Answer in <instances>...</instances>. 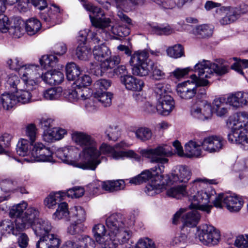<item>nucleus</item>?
<instances>
[{"instance_id":"obj_50","label":"nucleus","mask_w":248,"mask_h":248,"mask_svg":"<svg viewBox=\"0 0 248 248\" xmlns=\"http://www.w3.org/2000/svg\"><path fill=\"white\" fill-rule=\"evenodd\" d=\"M110 85L111 82L109 80L100 79L97 80L93 84L94 93L106 92L105 91Z\"/></svg>"},{"instance_id":"obj_64","label":"nucleus","mask_w":248,"mask_h":248,"mask_svg":"<svg viewBox=\"0 0 248 248\" xmlns=\"http://www.w3.org/2000/svg\"><path fill=\"white\" fill-rule=\"evenodd\" d=\"M135 248H155L154 242L148 238L140 239Z\"/></svg>"},{"instance_id":"obj_43","label":"nucleus","mask_w":248,"mask_h":248,"mask_svg":"<svg viewBox=\"0 0 248 248\" xmlns=\"http://www.w3.org/2000/svg\"><path fill=\"white\" fill-rule=\"evenodd\" d=\"M24 22L22 20L15 22L14 25L10 27L9 33L15 38L20 37L24 33Z\"/></svg>"},{"instance_id":"obj_36","label":"nucleus","mask_w":248,"mask_h":248,"mask_svg":"<svg viewBox=\"0 0 248 248\" xmlns=\"http://www.w3.org/2000/svg\"><path fill=\"white\" fill-rule=\"evenodd\" d=\"M102 188L109 192L123 189L124 187V182L123 180L117 181H108L101 182Z\"/></svg>"},{"instance_id":"obj_8","label":"nucleus","mask_w":248,"mask_h":248,"mask_svg":"<svg viewBox=\"0 0 248 248\" xmlns=\"http://www.w3.org/2000/svg\"><path fill=\"white\" fill-rule=\"evenodd\" d=\"M128 144L124 141H122L116 144L114 147H111L106 143H102L100 147V151H98L100 155L103 154L109 155L113 159L118 160L123 159L124 157L134 158L136 160L139 161L140 157L133 150H128L126 151H117L116 149H123L124 147H128ZM100 162L103 159V157H100Z\"/></svg>"},{"instance_id":"obj_29","label":"nucleus","mask_w":248,"mask_h":248,"mask_svg":"<svg viewBox=\"0 0 248 248\" xmlns=\"http://www.w3.org/2000/svg\"><path fill=\"white\" fill-rule=\"evenodd\" d=\"M66 133L64 129L54 127L46 132H44V139L47 142H52L62 139Z\"/></svg>"},{"instance_id":"obj_42","label":"nucleus","mask_w":248,"mask_h":248,"mask_svg":"<svg viewBox=\"0 0 248 248\" xmlns=\"http://www.w3.org/2000/svg\"><path fill=\"white\" fill-rule=\"evenodd\" d=\"M32 143H30L27 140L21 139L19 140L16 146L17 154L22 156H25L31 154V151H30V146Z\"/></svg>"},{"instance_id":"obj_21","label":"nucleus","mask_w":248,"mask_h":248,"mask_svg":"<svg viewBox=\"0 0 248 248\" xmlns=\"http://www.w3.org/2000/svg\"><path fill=\"white\" fill-rule=\"evenodd\" d=\"M121 82L127 90L135 92L141 91L144 85L141 79L131 75L122 76Z\"/></svg>"},{"instance_id":"obj_2","label":"nucleus","mask_w":248,"mask_h":248,"mask_svg":"<svg viewBox=\"0 0 248 248\" xmlns=\"http://www.w3.org/2000/svg\"><path fill=\"white\" fill-rule=\"evenodd\" d=\"M216 61L218 64L205 60L197 63L194 70L199 77L195 74L192 75L191 80L178 84L176 89L178 95L183 99H190L195 96L197 86H206L209 84L207 79L210 78L214 73L221 76L228 72V67L222 65L224 62L223 60L218 59Z\"/></svg>"},{"instance_id":"obj_16","label":"nucleus","mask_w":248,"mask_h":248,"mask_svg":"<svg viewBox=\"0 0 248 248\" xmlns=\"http://www.w3.org/2000/svg\"><path fill=\"white\" fill-rule=\"evenodd\" d=\"M248 103V93L237 92L229 93L226 97V104L234 108H241Z\"/></svg>"},{"instance_id":"obj_1","label":"nucleus","mask_w":248,"mask_h":248,"mask_svg":"<svg viewBox=\"0 0 248 248\" xmlns=\"http://www.w3.org/2000/svg\"><path fill=\"white\" fill-rule=\"evenodd\" d=\"M71 137L72 140L83 148L79 154L81 162L74 160L78 155V150L73 146L58 150L56 153L57 156L66 164L83 170H95L100 163V159L94 139L88 134L79 131L73 132Z\"/></svg>"},{"instance_id":"obj_54","label":"nucleus","mask_w":248,"mask_h":248,"mask_svg":"<svg viewBox=\"0 0 248 248\" xmlns=\"http://www.w3.org/2000/svg\"><path fill=\"white\" fill-rule=\"evenodd\" d=\"M84 225L80 222L74 221L67 229V232L71 235H77L84 232Z\"/></svg>"},{"instance_id":"obj_51","label":"nucleus","mask_w":248,"mask_h":248,"mask_svg":"<svg viewBox=\"0 0 248 248\" xmlns=\"http://www.w3.org/2000/svg\"><path fill=\"white\" fill-rule=\"evenodd\" d=\"M151 71L153 78L155 80H161L165 78V74L162 70V66L156 62H153Z\"/></svg>"},{"instance_id":"obj_10","label":"nucleus","mask_w":248,"mask_h":248,"mask_svg":"<svg viewBox=\"0 0 248 248\" xmlns=\"http://www.w3.org/2000/svg\"><path fill=\"white\" fill-rule=\"evenodd\" d=\"M222 202L227 209L231 212H237L242 208L244 202L235 194L220 193L213 202L214 206L221 208Z\"/></svg>"},{"instance_id":"obj_52","label":"nucleus","mask_w":248,"mask_h":248,"mask_svg":"<svg viewBox=\"0 0 248 248\" xmlns=\"http://www.w3.org/2000/svg\"><path fill=\"white\" fill-rule=\"evenodd\" d=\"M79 92L77 87L76 89H70L65 90L63 93L64 97L70 102H75L77 101L79 99Z\"/></svg>"},{"instance_id":"obj_33","label":"nucleus","mask_w":248,"mask_h":248,"mask_svg":"<svg viewBox=\"0 0 248 248\" xmlns=\"http://www.w3.org/2000/svg\"><path fill=\"white\" fill-rule=\"evenodd\" d=\"M1 105L4 109L10 110L18 103L15 95L9 93H3L0 97Z\"/></svg>"},{"instance_id":"obj_26","label":"nucleus","mask_w":248,"mask_h":248,"mask_svg":"<svg viewBox=\"0 0 248 248\" xmlns=\"http://www.w3.org/2000/svg\"><path fill=\"white\" fill-rule=\"evenodd\" d=\"M197 210H192L182 216V220L183 223L182 231H184L186 226L193 227L198 224L201 216Z\"/></svg>"},{"instance_id":"obj_57","label":"nucleus","mask_w":248,"mask_h":248,"mask_svg":"<svg viewBox=\"0 0 248 248\" xmlns=\"http://www.w3.org/2000/svg\"><path fill=\"white\" fill-rule=\"evenodd\" d=\"M12 136L8 133H3L0 136V154L3 152L5 148L11 145Z\"/></svg>"},{"instance_id":"obj_40","label":"nucleus","mask_w":248,"mask_h":248,"mask_svg":"<svg viewBox=\"0 0 248 248\" xmlns=\"http://www.w3.org/2000/svg\"><path fill=\"white\" fill-rule=\"evenodd\" d=\"M66 76L68 80H76L80 74L79 67L74 62L68 63L65 67Z\"/></svg>"},{"instance_id":"obj_11","label":"nucleus","mask_w":248,"mask_h":248,"mask_svg":"<svg viewBox=\"0 0 248 248\" xmlns=\"http://www.w3.org/2000/svg\"><path fill=\"white\" fill-rule=\"evenodd\" d=\"M198 239L203 245L212 246L217 245L220 240L219 232L214 227L204 224L198 229L196 233Z\"/></svg>"},{"instance_id":"obj_13","label":"nucleus","mask_w":248,"mask_h":248,"mask_svg":"<svg viewBox=\"0 0 248 248\" xmlns=\"http://www.w3.org/2000/svg\"><path fill=\"white\" fill-rule=\"evenodd\" d=\"M31 161H51L52 159V152L42 143H35L31 151Z\"/></svg>"},{"instance_id":"obj_55","label":"nucleus","mask_w":248,"mask_h":248,"mask_svg":"<svg viewBox=\"0 0 248 248\" xmlns=\"http://www.w3.org/2000/svg\"><path fill=\"white\" fill-rule=\"evenodd\" d=\"M233 59L236 61V62L231 65V68L237 73L244 75L242 69L243 68H248V60L243 59L237 61V58H233Z\"/></svg>"},{"instance_id":"obj_15","label":"nucleus","mask_w":248,"mask_h":248,"mask_svg":"<svg viewBox=\"0 0 248 248\" xmlns=\"http://www.w3.org/2000/svg\"><path fill=\"white\" fill-rule=\"evenodd\" d=\"M230 124L232 125V127L231 132L228 135V140L229 135L234 131L239 130L241 132H248V131L245 129L242 130L241 128L248 125V113L245 111L237 113L230 118Z\"/></svg>"},{"instance_id":"obj_18","label":"nucleus","mask_w":248,"mask_h":248,"mask_svg":"<svg viewBox=\"0 0 248 248\" xmlns=\"http://www.w3.org/2000/svg\"><path fill=\"white\" fill-rule=\"evenodd\" d=\"M191 172L188 167L185 165L176 166L173 170L170 179L173 183H187L190 178Z\"/></svg>"},{"instance_id":"obj_38","label":"nucleus","mask_w":248,"mask_h":248,"mask_svg":"<svg viewBox=\"0 0 248 248\" xmlns=\"http://www.w3.org/2000/svg\"><path fill=\"white\" fill-rule=\"evenodd\" d=\"M70 220L82 223L85 221L86 214L84 209L80 206H75L70 209Z\"/></svg>"},{"instance_id":"obj_32","label":"nucleus","mask_w":248,"mask_h":248,"mask_svg":"<svg viewBox=\"0 0 248 248\" xmlns=\"http://www.w3.org/2000/svg\"><path fill=\"white\" fill-rule=\"evenodd\" d=\"M92 232L98 245L108 241L106 240L107 230L103 224L98 223L94 225L92 228Z\"/></svg>"},{"instance_id":"obj_20","label":"nucleus","mask_w":248,"mask_h":248,"mask_svg":"<svg viewBox=\"0 0 248 248\" xmlns=\"http://www.w3.org/2000/svg\"><path fill=\"white\" fill-rule=\"evenodd\" d=\"M174 107V100L170 95H166L163 96V97L158 98L157 109L159 114L164 116L168 115Z\"/></svg>"},{"instance_id":"obj_27","label":"nucleus","mask_w":248,"mask_h":248,"mask_svg":"<svg viewBox=\"0 0 248 248\" xmlns=\"http://www.w3.org/2000/svg\"><path fill=\"white\" fill-rule=\"evenodd\" d=\"M156 177L157 179H155V181H151L145 187V192L149 196H153L161 192L163 187L161 181L163 176L161 174H157Z\"/></svg>"},{"instance_id":"obj_17","label":"nucleus","mask_w":248,"mask_h":248,"mask_svg":"<svg viewBox=\"0 0 248 248\" xmlns=\"http://www.w3.org/2000/svg\"><path fill=\"white\" fill-rule=\"evenodd\" d=\"M225 141L219 136H211L205 138L202 142V146L203 150L209 153L219 151L224 146Z\"/></svg>"},{"instance_id":"obj_35","label":"nucleus","mask_w":248,"mask_h":248,"mask_svg":"<svg viewBox=\"0 0 248 248\" xmlns=\"http://www.w3.org/2000/svg\"><path fill=\"white\" fill-rule=\"evenodd\" d=\"M64 194L62 191L51 193L44 200L45 205L49 208H53L63 199Z\"/></svg>"},{"instance_id":"obj_48","label":"nucleus","mask_w":248,"mask_h":248,"mask_svg":"<svg viewBox=\"0 0 248 248\" xmlns=\"http://www.w3.org/2000/svg\"><path fill=\"white\" fill-rule=\"evenodd\" d=\"M57 62V58L53 55H44L40 59L41 65L46 69L54 67Z\"/></svg>"},{"instance_id":"obj_41","label":"nucleus","mask_w":248,"mask_h":248,"mask_svg":"<svg viewBox=\"0 0 248 248\" xmlns=\"http://www.w3.org/2000/svg\"><path fill=\"white\" fill-rule=\"evenodd\" d=\"M193 33L198 38L210 37L213 33L212 28L207 24L197 26L193 31Z\"/></svg>"},{"instance_id":"obj_53","label":"nucleus","mask_w":248,"mask_h":248,"mask_svg":"<svg viewBox=\"0 0 248 248\" xmlns=\"http://www.w3.org/2000/svg\"><path fill=\"white\" fill-rule=\"evenodd\" d=\"M17 185V183L16 181L10 179L2 180L0 183V186L1 190L5 192L14 191L16 189Z\"/></svg>"},{"instance_id":"obj_24","label":"nucleus","mask_w":248,"mask_h":248,"mask_svg":"<svg viewBox=\"0 0 248 248\" xmlns=\"http://www.w3.org/2000/svg\"><path fill=\"white\" fill-rule=\"evenodd\" d=\"M239 8H230L229 12L220 21L221 24L226 25L235 21L241 14L246 13L248 11L247 5H244Z\"/></svg>"},{"instance_id":"obj_4","label":"nucleus","mask_w":248,"mask_h":248,"mask_svg":"<svg viewBox=\"0 0 248 248\" xmlns=\"http://www.w3.org/2000/svg\"><path fill=\"white\" fill-rule=\"evenodd\" d=\"M143 156L150 159L151 163H158L155 166L150 170H146L142 171L139 175L131 178L129 182L135 185H140L147 181H155L156 175L164 172V164L168 162L167 157L171 156L173 154L166 145H159L154 148L142 150L140 152Z\"/></svg>"},{"instance_id":"obj_25","label":"nucleus","mask_w":248,"mask_h":248,"mask_svg":"<svg viewBox=\"0 0 248 248\" xmlns=\"http://www.w3.org/2000/svg\"><path fill=\"white\" fill-rule=\"evenodd\" d=\"M202 142H197L190 140L185 145L184 156L188 158L199 157L201 155L202 150L201 146Z\"/></svg>"},{"instance_id":"obj_56","label":"nucleus","mask_w":248,"mask_h":248,"mask_svg":"<svg viewBox=\"0 0 248 248\" xmlns=\"http://www.w3.org/2000/svg\"><path fill=\"white\" fill-rule=\"evenodd\" d=\"M7 64L11 69L18 70L19 73L20 72L21 68L25 65L22 60L17 57L8 60Z\"/></svg>"},{"instance_id":"obj_22","label":"nucleus","mask_w":248,"mask_h":248,"mask_svg":"<svg viewBox=\"0 0 248 248\" xmlns=\"http://www.w3.org/2000/svg\"><path fill=\"white\" fill-rule=\"evenodd\" d=\"M36 236L40 238L48 233L51 230L52 226L49 221L42 218L34 221L31 226Z\"/></svg>"},{"instance_id":"obj_61","label":"nucleus","mask_w":248,"mask_h":248,"mask_svg":"<svg viewBox=\"0 0 248 248\" xmlns=\"http://www.w3.org/2000/svg\"><path fill=\"white\" fill-rule=\"evenodd\" d=\"M92 79L88 75H82L78 78L75 82L77 87L84 88L91 85Z\"/></svg>"},{"instance_id":"obj_49","label":"nucleus","mask_w":248,"mask_h":248,"mask_svg":"<svg viewBox=\"0 0 248 248\" xmlns=\"http://www.w3.org/2000/svg\"><path fill=\"white\" fill-rule=\"evenodd\" d=\"M120 57L119 56H112L110 58L105 59L102 63V66L104 70H108L114 68L120 62Z\"/></svg>"},{"instance_id":"obj_31","label":"nucleus","mask_w":248,"mask_h":248,"mask_svg":"<svg viewBox=\"0 0 248 248\" xmlns=\"http://www.w3.org/2000/svg\"><path fill=\"white\" fill-rule=\"evenodd\" d=\"M80 37V38L78 39V45L76 50V55L79 59L86 61L88 60L90 52L85 46L86 36L82 35Z\"/></svg>"},{"instance_id":"obj_62","label":"nucleus","mask_w":248,"mask_h":248,"mask_svg":"<svg viewBox=\"0 0 248 248\" xmlns=\"http://www.w3.org/2000/svg\"><path fill=\"white\" fill-rule=\"evenodd\" d=\"M234 245L238 248H248V234L237 236L235 238Z\"/></svg>"},{"instance_id":"obj_39","label":"nucleus","mask_w":248,"mask_h":248,"mask_svg":"<svg viewBox=\"0 0 248 248\" xmlns=\"http://www.w3.org/2000/svg\"><path fill=\"white\" fill-rule=\"evenodd\" d=\"M70 210H68V204L63 202L59 204L56 211L53 214L55 219H65L67 221L70 220Z\"/></svg>"},{"instance_id":"obj_63","label":"nucleus","mask_w":248,"mask_h":248,"mask_svg":"<svg viewBox=\"0 0 248 248\" xmlns=\"http://www.w3.org/2000/svg\"><path fill=\"white\" fill-rule=\"evenodd\" d=\"M80 236L76 235L74 238L66 241L61 248H82V246L79 243Z\"/></svg>"},{"instance_id":"obj_59","label":"nucleus","mask_w":248,"mask_h":248,"mask_svg":"<svg viewBox=\"0 0 248 248\" xmlns=\"http://www.w3.org/2000/svg\"><path fill=\"white\" fill-rule=\"evenodd\" d=\"M105 134L108 140L115 141L120 136V132L117 126H108L105 131Z\"/></svg>"},{"instance_id":"obj_37","label":"nucleus","mask_w":248,"mask_h":248,"mask_svg":"<svg viewBox=\"0 0 248 248\" xmlns=\"http://www.w3.org/2000/svg\"><path fill=\"white\" fill-rule=\"evenodd\" d=\"M25 29L29 35L36 34L41 28V23L38 19L32 18L27 20L24 25Z\"/></svg>"},{"instance_id":"obj_9","label":"nucleus","mask_w":248,"mask_h":248,"mask_svg":"<svg viewBox=\"0 0 248 248\" xmlns=\"http://www.w3.org/2000/svg\"><path fill=\"white\" fill-rule=\"evenodd\" d=\"M83 6L87 11L92 13V15H90L89 17L92 25L97 29L96 31L100 30L101 32H104L106 28L110 26V19L105 16V13L100 8L90 3H84Z\"/></svg>"},{"instance_id":"obj_46","label":"nucleus","mask_w":248,"mask_h":248,"mask_svg":"<svg viewBox=\"0 0 248 248\" xmlns=\"http://www.w3.org/2000/svg\"><path fill=\"white\" fill-rule=\"evenodd\" d=\"M97 101L105 107L110 106L111 104L112 94L109 92L94 93Z\"/></svg>"},{"instance_id":"obj_34","label":"nucleus","mask_w":248,"mask_h":248,"mask_svg":"<svg viewBox=\"0 0 248 248\" xmlns=\"http://www.w3.org/2000/svg\"><path fill=\"white\" fill-rule=\"evenodd\" d=\"M166 193L169 197L179 199L185 196H188L189 190L187 191L186 186L182 185L171 187L167 190Z\"/></svg>"},{"instance_id":"obj_7","label":"nucleus","mask_w":248,"mask_h":248,"mask_svg":"<svg viewBox=\"0 0 248 248\" xmlns=\"http://www.w3.org/2000/svg\"><path fill=\"white\" fill-rule=\"evenodd\" d=\"M148 58V54L145 51H137L131 55L129 63L133 66L132 71L134 75L140 77L148 75L153 62Z\"/></svg>"},{"instance_id":"obj_60","label":"nucleus","mask_w":248,"mask_h":248,"mask_svg":"<svg viewBox=\"0 0 248 248\" xmlns=\"http://www.w3.org/2000/svg\"><path fill=\"white\" fill-rule=\"evenodd\" d=\"M37 128L33 124H28L26 127L25 135L30 140L31 143L35 141L36 138Z\"/></svg>"},{"instance_id":"obj_3","label":"nucleus","mask_w":248,"mask_h":248,"mask_svg":"<svg viewBox=\"0 0 248 248\" xmlns=\"http://www.w3.org/2000/svg\"><path fill=\"white\" fill-rule=\"evenodd\" d=\"M38 209L33 206L28 208L25 201L16 204L10 209L9 215L14 221L5 219L0 223V231L3 233L17 235L19 232L29 228L39 216Z\"/></svg>"},{"instance_id":"obj_14","label":"nucleus","mask_w":248,"mask_h":248,"mask_svg":"<svg viewBox=\"0 0 248 248\" xmlns=\"http://www.w3.org/2000/svg\"><path fill=\"white\" fill-rule=\"evenodd\" d=\"M190 114L194 118L202 121L210 120L213 115L212 106L207 102L200 106L193 105L190 108Z\"/></svg>"},{"instance_id":"obj_23","label":"nucleus","mask_w":248,"mask_h":248,"mask_svg":"<svg viewBox=\"0 0 248 248\" xmlns=\"http://www.w3.org/2000/svg\"><path fill=\"white\" fill-rule=\"evenodd\" d=\"M36 88L33 86L25 84L16 92L15 94L17 103L21 104H26L31 102L32 93L31 92Z\"/></svg>"},{"instance_id":"obj_44","label":"nucleus","mask_w":248,"mask_h":248,"mask_svg":"<svg viewBox=\"0 0 248 248\" xmlns=\"http://www.w3.org/2000/svg\"><path fill=\"white\" fill-rule=\"evenodd\" d=\"M134 133L138 140L143 142L150 140L152 137L151 130L145 127H139L134 131Z\"/></svg>"},{"instance_id":"obj_30","label":"nucleus","mask_w":248,"mask_h":248,"mask_svg":"<svg viewBox=\"0 0 248 248\" xmlns=\"http://www.w3.org/2000/svg\"><path fill=\"white\" fill-rule=\"evenodd\" d=\"M94 58L98 61L108 58L111 54L109 48L104 44L95 46L93 49Z\"/></svg>"},{"instance_id":"obj_12","label":"nucleus","mask_w":248,"mask_h":248,"mask_svg":"<svg viewBox=\"0 0 248 248\" xmlns=\"http://www.w3.org/2000/svg\"><path fill=\"white\" fill-rule=\"evenodd\" d=\"M40 68L35 65L25 64L19 72V75L25 84L33 86H37V79L41 77V74L38 72Z\"/></svg>"},{"instance_id":"obj_28","label":"nucleus","mask_w":248,"mask_h":248,"mask_svg":"<svg viewBox=\"0 0 248 248\" xmlns=\"http://www.w3.org/2000/svg\"><path fill=\"white\" fill-rule=\"evenodd\" d=\"M5 87L12 92H16L25 86L24 81L16 75L10 74L7 76L5 84Z\"/></svg>"},{"instance_id":"obj_5","label":"nucleus","mask_w":248,"mask_h":248,"mask_svg":"<svg viewBox=\"0 0 248 248\" xmlns=\"http://www.w3.org/2000/svg\"><path fill=\"white\" fill-rule=\"evenodd\" d=\"M205 181V179L199 178L196 179L190 184L188 195L189 201L190 202L189 207L191 209H198L209 213L212 205H209L208 203L212 196L215 194V191L213 190L209 193L205 190H198V187L201 186V183Z\"/></svg>"},{"instance_id":"obj_58","label":"nucleus","mask_w":248,"mask_h":248,"mask_svg":"<svg viewBox=\"0 0 248 248\" xmlns=\"http://www.w3.org/2000/svg\"><path fill=\"white\" fill-rule=\"evenodd\" d=\"M173 31L170 26H155L152 27V32L157 35H169Z\"/></svg>"},{"instance_id":"obj_19","label":"nucleus","mask_w":248,"mask_h":248,"mask_svg":"<svg viewBox=\"0 0 248 248\" xmlns=\"http://www.w3.org/2000/svg\"><path fill=\"white\" fill-rule=\"evenodd\" d=\"M61 240L56 234L48 233L40 238L36 244V248H59Z\"/></svg>"},{"instance_id":"obj_6","label":"nucleus","mask_w":248,"mask_h":248,"mask_svg":"<svg viewBox=\"0 0 248 248\" xmlns=\"http://www.w3.org/2000/svg\"><path fill=\"white\" fill-rule=\"evenodd\" d=\"M108 235L110 239L124 244L128 242L132 235V232L124 226L122 217L118 214H113L106 220Z\"/></svg>"},{"instance_id":"obj_47","label":"nucleus","mask_w":248,"mask_h":248,"mask_svg":"<svg viewBox=\"0 0 248 248\" xmlns=\"http://www.w3.org/2000/svg\"><path fill=\"white\" fill-rule=\"evenodd\" d=\"M167 53L170 57L176 59L184 56V48L180 44L175 45L168 47L167 49Z\"/></svg>"},{"instance_id":"obj_45","label":"nucleus","mask_w":248,"mask_h":248,"mask_svg":"<svg viewBox=\"0 0 248 248\" xmlns=\"http://www.w3.org/2000/svg\"><path fill=\"white\" fill-rule=\"evenodd\" d=\"M62 92L61 87L51 88L43 92L44 97L47 100H55L58 99L61 95Z\"/></svg>"}]
</instances>
